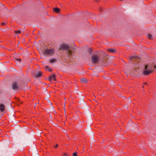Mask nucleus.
Masks as SVG:
<instances>
[{
	"label": "nucleus",
	"mask_w": 156,
	"mask_h": 156,
	"mask_svg": "<svg viewBox=\"0 0 156 156\" xmlns=\"http://www.w3.org/2000/svg\"><path fill=\"white\" fill-rule=\"evenodd\" d=\"M59 49L62 51H66V55L67 57L69 59L73 55L75 48L70 44L63 43L61 44L59 46Z\"/></svg>",
	"instance_id": "f257e3e1"
},
{
	"label": "nucleus",
	"mask_w": 156,
	"mask_h": 156,
	"mask_svg": "<svg viewBox=\"0 0 156 156\" xmlns=\"http://www.w3.org/2000/svg\"><path fill=\"white\" fill-rule=\"evenodd\" d=\"M108 59L107 61L106 59L105 58L104 59L101 60L99 56L97 55H94L91 57V61L94 64L100 62L104 66H106L110 63L108 62Z\"/></svg>",
	"instance_id": "f03ea898"
},
{
	"label": "nucleus",
	"mask_w": 156,
	"mask_h": 156,
	"mask_svg": "<svg viewBox=\"0 0 156 156\" xmlns=\"http://www.w3.org/2000/svg\"><path fill=\"white\" fill-rule=\"evenodd\" d=\"M156 68V66L154 65H146L145 69L143 71V73L145 75H148L152 73L154 68Z\"/></svg>",
	"instance_id": "7ed1b4c3"
},
{
	"label": "nucleus",
	"mask_w": 156,
	"mask_h": 156,
	"mask_svg": "<svg viewBox=\"0 0 156 156\" xmlns=\"http://www.w3.org/2000/svg\"><path fill=\"white\" fill-rule=\"evenodd\" d=\"M44 55L48 56H51L54 54V50L53 49H45L42 50Z\"/></svg>",
	"instance_id": "20e7f679"
},
{
	"label": "nucleus",
	"mask_w": 156,
	"mask_h": 156,
	"mask_svg": "<svg viewBox=\"0 0 156 156\" xmlns=\"http://www.w3.org/2000/svg\"><path fill=\"white\" fill-rule=\"evenodd\" d=\"M12 87L13 90H16L19 88V86L17 82L15 81L12 84Z\"/></svg>",
	"instance_id": "39448f33"
},
{
	"label": "nucleus",
	"mask_w": 156,
	"mask_h": 156,
	"mask_svg": "<svg viewBox=\"0 0 156 156\" xmlns=\"http://www.w3.org/2000/svg\"><path fill=\"white\" fill-rule=\"evenodd\" d=\"M49 80L51 81L52 80H55V77L54 74L53 73L52 75L50 76L49 78Z\"/></svg>",
	"instance_id": "423d86ee"
},
{
	"label": "nucleus",
	"mask_w": 156,
	"mask_h": 156,
	"mask_svg": "<svg viewBox=\"0 0 156 156\" xmlns=\"http://www.w3.org/2000/svg\"><path fill=\"white\" fill-rule=\"evenodd\" d=\"M54 12L57 13H59L60 12V9L58 8H53Z\"/></svg>",
	"instance_id": "0eeeda50"
},
{
	"label": "nucleus",
	"mask_w": 156,
	"mask_h": 156,
	"mask_svg": "<svg viewBox=\"0 0 156 156\" xmlns=\"http://www.w3.org/2000/svg\"><path fill=\"white\" fill-rule=\"evenodd\" d=\"M108 52L110 53H113L116 52V50L114 48H109L107 50Z\"/></svg>",
	"instance_id": "6e6552de"
},
{
	"label": "nucleus",
	"mask_w": 156,
	"mask_h": 156,
	"mask_svg": "<svg viewBox=\"0 0 156 156\" xmlns=\"http://www.w3.org/2000/svg\"><path fill=\"white\" fill-rule=\"evenodd\" d=\"M5 105L3 104H0V110L2 112L4 110Z\"/></svg>",
	"instance_id": "1a4fd4ad"
},
{
	"label": "nucleus",
	"mask_w": 156,
	"mask_h": 156,
	"mask_svg": "<svg viewBox=\"0 0 156 156\" xmlns=\"http://www.w3.org/2000/svg\"><path fill=\"white\" fill-rule=\"evenodd\" d=\"M42 73L38 72L35 75V77H39L42 76Z\"/></svg>",
	"instance_id": "9d476101"
},
{
	"label": "nucleus",
	"mask_w": 156,
	"mask_h": 156,
	"mask_svg": "<svg viewBox=\"0 0 156 156\" xmlns=\"http://www.w3.org/2000/svg\"><path fill=\"white\" fill-rule=\"evenodd\" d=\"M147 37L149 39L151 40H152L154 38V36L150 34H148Z\"/></svg>",
	"instance_id": "9b49d317"
},
{
	"label": "nucleus",
	"mask_w": 156,
	"mask_h": 156,
	"mask_svg": "<svg viewBox=\"0 0 156 156\" xmlns=\"http://www.w3.org/2000/svg\"><path fill=\"white\" fill-rule=\"evenodd\" d=\"M137 58V57L136 56H132L130 57V59L131 62L135 61Z\"/></svg>",
	"instance_id": "f8f14e48"
},
{
	"label": "nucleus",
	"mask_w": 156,
	"mask_h": 156,
	"mask_svg": "<svg viewBox=\"0 0 156 156\" xmlns=\"http://www.w3.org/2000/svg\"><path fill=\"white\" fill-rule=\"evenodd\" d=\"M81 82L85 83L87 82V80L86 78H83L81 79Z\"/></svg>",
	"instance_id": "ddd939ff"
},
{
	"label": "nucleus",
	"mask_w": 156,
	"mask_h": 156,
	"mask_svg": "<svg viewBox=\"0 0 156 156\" xmlns=\"http://www.w3.org/2000/svg\"><path fill=\"white\" fill-rule=\"evenodd\" d=\"M50 60V62L52 63H54L56 62V60L54 59H51Z\"/></svg>",
	"instance_id": "4468645a"
},
{
	"label": "nucleus",
	"mask_w": 156,
	"mask_h": 156,
	"mask_svg": "<svg viewBox=\"0 0 156 156\" xmlns=\"http://www.w3.org/2000/svg\"><path fill=\"white\" fill-rule=\"evenodd\" d=\"M21 31L20 30L16 31L15 33L17 34H20Z\"/></svg>",
	"instance_id": "2eb2a0df"
},
{
	"label": "nucleus",
	"mask_w": 156,
	"mask_h": 156,
	"mask_svg": "<svg viewBox=\"0 0 156 156\" xmlns=\"http://www.w3.org/2000/svg\"><path fill=\"white\" fill-rule=\"evenodd\" d=\"M90 54L92 52V50L90 49H89L87 51Z\"/></svg>",
	"instance_id": "dca6fc26"
},
{
	"label": "nucleus",
	"mask_w": 156,
	"mask_h": 156,
	"mask_svg": "<svg viewBox=\"0 0 156 156\" xmlns=\"http://www.w3.org/2000/svg\"><path fill=\"white\" fill-rule=\"evenodd\" d=\"M16 61H17V62L19 61V62H20L21 61V59L20 58H16Z\"/></svg>",
	"instance_id": "f3484780"
},
{
	"label": "nucleus",
	"mask_w": 156,
	"mask_h": 156,
	"mask_svg": "<svg viewBox=\"0 0 156 156\" xmlns=\"http://www.w3.org/2000/svg\"><path fill=\"white\" fill-rule=\"evenodd\" d=\"M73 156H77V154L76 152H75L73 154Z\"/></svg>",
	"instance_id": "a211bd4d"
},
{
	"label": "nucleus",
	"mask_w": 156,
	"mask_h": 156,
	"mask_svg": "<svg viewBox=\"0 0 156 156\" xmlns=\"http://www.w3.org/2000/svg\"><path fill=\"white\" fill-rule=\"evenodd\" d=\"M48 71L49 72H51L52 70V69L51 68H48Z\"/></svg>",
	"instance_id": "6ab92c4d"
},
{
	"label": "nucleus",
	"mask_w": 156,
	"mask_h": 156,
	"mask_svg": "<svg viewBox=\"0 0 156 156\" xmlns=\"http://www.w3.org/2000/svg\"><path fill=\"white\" fill-rule=\"evenodd\" d=\"M63 155L64 156H69V155H67L66 153H65L63 154Z\"/></svg>",
	"instance_id": "aec40b11"
},
{
	"label": "nucleus",
	"mask_w": 156,
	"mask_h": 156,
	"mask_svg": "<svg viewBox=\"0 0 156 156\" xmlns=\"http://www.w3.org/2000/svg\"><path fill=\"white\" fill-rule=\"evenodd\" d=\"M48 68H49V67L48 66H45V68L46 69H48Z\"/></svg>",
	"instance_id": "412c9836"
},
{
	"label": "nucleus",
	"mask_w": 156,
	"mask_h": 156,
	"mask_svg": "<svg viewBox=\"0 0 156 156\" xmlns=\"http://www.w3.org/2000/svg\"><path fill=\"white\" fill-rule=\"evenodd\" d=\"M5 24V23H2L1 24L2 26L4 25Z\"/></svg>",
	"instance_id": "4be33fe9"
},
{
	"label": "nucleus",
	"mask_w": 156,
	"mask_h": 156,
	"mask_svg": "<svg viewBox=\"0 0 156 156\" xmlns=\"http://www.w3.org/2000/svg\"><path fill=\"white\" fill-rule=\"evenodd\" d=\"M58 146V144H56V145L55 146H54V147H55V148H56Z\"/></svg>",
	"instance_id": "5701e85b"
},
{
	"label": "nucleus",
	"mask_w": 156,
	"mask_h": 156,
	"mask_svg": "<svg viewBox=\"0 0 156 156\" xmlns=\"http://www.w3.org/2000/svg\"><path fill=\"white\" fill-rule=\"evenodd\" d=\"M81 101H82V102L83 103H84V101H83V100H82Z\"/></svg>",
	"instance_id": "b1692460"
},
{
	"label": "nucleus",
	"mask_w": 156,
	"mask_h": 156,
	"mask_svg": "<svg viewBox=\"0 0 156 156\" xmlns=\"http://www.w3.org/2000/svg\"><path fill=\"white\" fill-rule=\"evenodd\" d=\"M144 84H147V83L146 82H145V83H144Z\"/></svg>",
	"instance_id": "393cba45"
},
{
	"label": "nucleus",
	"mask_w": 156,
	"mask_h": 156,
	"mask_svg": "<svg viewBox=\"0 0 156 156\" xmlns=\"http://www.w3.org/2000/svg\"><path fill=\"white\" fill-rule=\"evenodd\" d=\"M95 1L97 2H98V0H95Z\"/></svg>",
	"instance_id": "a878e982"
},
{
	"label": "nucleus",
	"mask_w": 156,
	"mask_h": 156,
	"mask_svg": "<svg viewBox=\"0 0 156 156\" xmlns=\"http://www.w3.org/2000/svg\"><path fill=\"white\" fill-rule=\"evenodd\" d=\"M135 125V124H134V123H133V125Z\"/></svg>",
	"instance_id": "bb28decb"
},
{
	"label": "nucleus",
	"mask_w": 156,
	"mask_h": 156,
	"mask_svg": "<svg viewBox=\"0 0 156 156\" xmlns=\"http://www.w3.org/2000/svg\"><path fill=\"white\" fill-rule=\"evenodd\" d=\"M4 5H2V6H4Z\"/></svg>",
	"instance_id": "cd10ccee"
}]
</instances>
